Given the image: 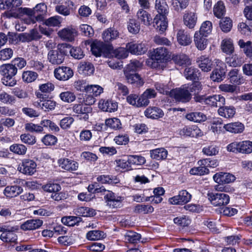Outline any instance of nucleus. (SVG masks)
Masks as SVG:
<instances>
[{"label": "nucleus", "instance_id": "57", "mask_svg": "<svg viewBox=\"0 0 252 252\" xmlns=\"http://www.w3.org/2000/svg\"><path fill=\"white\" fill-rule=\"evenodd\" d=\"M143 64L140 62L133 60H131L130 63H128L125 71H127L128 72L131 71H135L142 68Z\"/></svg>", "mask_w": 252, "mask_h": 252}, {"label": "nucleus", "instance_id": "39", "mask_svg": "<svg viewBox=\"0 0 252 252\" xmlns=\"http://www.w3.org/2000/svg\"><path fill=\"white\" fill-rule=\"evenodd\" d=\"M186 118L190 121L196 123L204 122L206 120V116L200 112H191L186 114Z\"/></svg>", "mask_w": 252, "mask_h": 252}, {"label": "nucleus", "instance_id": "33", "mask_svg": "<svg viewBox=\"0 0 252 252\" xmlns=\"http://www.w3.org/2000/svg\"><path fill=\"white\" fill-rule=\"evenodd\" d=\"M197 16L194 13L187 12L183 16L184 24L189 29L194 28L196 24Z\"/></svg>", "mask_w": 252, "mask_h": 252}, {"label": "nucleus", "instance_id": "26", "mask_svg": "<svg viewBox=\"0 0 252 252\" xmlns=\"http://www.w3.org/2000/svg\"><path fill=\"white\" fill-rule=\"evenodd\" d=\"M43 224V221L39 219L29 220L21 225V229L24 231L33 230L39 228Z\"/></svg>", "mask_w": 252, "mask_h": 252}, {"label": "nucleus", "instance_id": "41", "mask_svg": "<svg viewBox=\"0 0 252 252\" xmlns=\"http://www.w3.org/2000/svg\"><path fill=\"white\" fill-rule=\"evenodd\" d=\"M94 71V67L92 63H83L80 64L79 72L81 74L85 75H90L93 74Z\"/></svg>", "mask_w": 252, "mask_h": 252}, {"label": "nucleus", "instance_id": "42", "mask_svg": "<svg viewBox=\"0 0 252 252\" xmlns=\"http://www.w3.org/2000/svg\"><path fill=\"white\" fill-rule=\"evenodd\" d=\"M118 36V32L113 28H108L102 34V38L105 42H110Z\"/></svg>", "mask_w": 252, "mask_h": 252}, {"label": "nucleus", "instance_id": "46", "mask_svg": "<svg viewBox=\"0 0 252 252\" xmlns=\"http://www.w3.org/2000/svg\"><path fill=\"white\" fill-rule=\"evenodd\" d=\"M221 47L222 52L227 54H231L234 52V48L231 39H223L221 42Z\"/></svg>", "mask_w": 252, "mask_h": 252}, {"label": "nucleus", "instance_id": "27", "mask_svg": "<svg viewBox=\"0 0 252 252\" xmlns=\"http://www.w3.org/2000/svg\"><path fill=\"white\" fill-rule=\"evenodd\" d=\"M23 188L17 185L7 186L3 191L4 194L7 197L12 198L16 197L23 192Z\"/></svg>", "mask_w": 252, "mask_h": 252}, {"label": "nucleus", "instance_id": "3", "mask_svg": "<svg viewBox=\"0 0 252 252\" xmlns=\"http://www.w3.org/2000/svg\"><path fill=\"white\" fill-rule=\"evenodd\" d=\"M16 226H11L7 224L0 225V232H2L0 235V239L5 242H15L16 238V235L15 232L18 230Z\"/></svg>", "mask_w": 252, "mask_h": 252}, {"label": "nucleus", "instance_id": "2", "mask_svg": "<svg viewBox=\"0 0 252 252\" xmlns=\"http://www.w3.org/2000/svg\"><path fill=\"white\" fill-rule=\"evenodd\" d=\"M188 86V84H185L180 88L170 90V96L174 97L178 101L189 102L191 98V94L187 89Z\"/></svg>", "mask_w": 252, "mask_h": 252}, {"label": "nucleus", "instance_id": "31", "mask_svg": "<svg viewBox=\"0 0 252 252\" xmlns=\"http://www.w3.org/2000/svg\"><path fill=\"white\" fill-rule=\"evenodd\" d=\"M150 154L152 158L159 160L165 159L167 158L168 152L164 148H160L150 150Z\"/></svg>", "mask_w": 252, "mask_h": 252}, {"label": "nucleus", "instance_id": "51", "mask_svg": "<svg viewBox=\"0 0 252 252\" xmlns=\"http://www.w3.org/2000/svg\"><path fill=\"white\" fill-rule=\"evenodd\" d=\"M220 27L224 32H230L232 27V20L228 17L222 18L220 22Z\"/></svg>", "mask_w": 252, "mask_h": 252}, {"label": "nucleus", "instance_id": "45", "mask_svg": "<svg viewBox=\"0 0 252 252\" xmlns=\"http://www.w3.org/2000/svg\"><path fill=\"white\" fill-rule=\"evenodd\" d=\"M9 150L15 154L23 156L26 154L27 148L23 144L15 143L9 147Z\"/></svg>", "mask_w": 252, "mask_h": 252}, {"label": "nucleus", "instance_id": "28", "mask_svg": "<svg viewBox=\"0 0 252 252\" xmlns=\"http://www.w3.org/2000/svg\"><path fill=\"white\" fill-rule=\"evenodd\" d=\"M198 62L199 67L204 72L210 71L213 67V62L205 56H201L198 58Z\"/></svg>", "mask_w": 252, "mask_h": 252}, {"label": "nucleus", "instance_id": "47", "mask_svg": "<svg viewBox=\"0 0 252 252\" xmlns=\"http://www.w3.org/2000/svg\"><path fill=\"white\" fill-rule=\"evenodd\" d=\"M155 8L158 14L166 15L168 13V5L165 0H156Z\"/></svg>", "mask_w": 252, "mask_h": 252}, {"label": "nucleus", "instance_id": "8", "mask_svg": "<svg viewBox=\"0 0 252 252\" xmlns=\"http://www.w3.org/2000/svg\"><path fill=\"white\" fill-rule=\"evenodd\" d=\"M54 73L56 79L63 81L68 80L73 75V70L67 66H59L55 69Z\"/></svg>", "mask_w": 252, "mask_h": 252}, {"label": "nucleus", "instance_id": "25", "mask_svg": "<svg viewBox=\"0 0 252 252\" xmlns=\"http://www.w3.org/2000/svg\"><path fill=\"white\" fill-rule=\"evenodd\" d=\"M177 39L178 43L182 46H188L191 42V37L187 31L179 30L177 33Z\"/></svg>", "mask_w": 252, "mask_h": 252}, {"label": "nucleus", "instance_id": "55", "mask_svg": "<svg viewBox=\"0 0 252 252\" xmlns=\"http://www.w3.org/2000/svg\"><path fill=\"white\" fill-rule=\"evenodd\" d=\"M38 76V74L32 71H24L22 74V79L26 83H31L35 81Z\"/></svg>", "mask_w": 252, "mask_h": 252}, {"label": "nucleus", "instance_id": "14", "mask_svg": "<svg viewBox=\"0 0 252 252\" xmlns=\"http://www.w3.org/2000/svg\"><path fill=\"white\" fill-rule=\"evenodd\" d=\"M58 162L62 169L70 172L77 170L79 166L77 162L68 158H61L58 160Z\"/></svg>", "mask_w": 252, "mask_h": 252}, {"label": "nucleus", "instance_id": "15", "mask_svg": "<svg viewBox=\"0 0 252 252\" xmlns=\"http://www.w3.org/2000/svg\"><path fill=\"white\" fill-rule=\"evenodd\" d=\"M126 48L131 53L137 55L144 54L148 50L147 45L143 42L139 43L130 42L126 44Z\"/></svg>", "mask_w": 252, "mask_h": 252}, {"label": "nucleus", "instance_id": "4", "mask_svg": "<svg viewBox=\"0 0 252 252\" xmlns=\"http://www.w3.org/2000/svg\"><path fill=\"white\" fill-rule=\"evenodd\" d=\"M208 199L214 206H221L227 205L230 200L228 195L223 193L208 192Z\"/></svg>", "mask_w": 252, "mask_h": 252}, {"label": "nucleus", "instance_id": "52", "mask_svg": "<svg viewBox=\"0 0 252 252\" xmlns=\"http://www.w3.org/2000/svg\"><path fill=\"white\" fill-rule=\"evenodd\" d=\"M239 153L242 154L252 153V142L249 140L240 142Z\"/></svg>", "mask_w": 252, "mask_h": 252}, {"label": "nucleus", "instance_id": "35", "mask_svg": "<svg viewBox=\"0 0 252 252\" xmlns=\"http://www.w3.org/2000/svg\"><path fill=\"white\" fill-rule=\"evenodd\" d=\"M200 72L199 70L193 67H187L184 71V75L188 80H198Z\"/></svg>", "mask_w": 252, "mask_h": 252}, {"label": "nucleus", "instance_id": "19", "mask_svg": "<svg viewBox=\"0 0 252 252\" xmlns=\"http://www.w3.org/2000/svg\"><path fill=\"white\" fill-rule=\"evenodd\" d=\"M124 74L127 81L134 86L140 87L142 86L144 84L143 79L141 76L136 73L128 72L127 71H125Z\"/></svg>", "mask_w": 252, "mask_h": 252}, {"label": "nucleus", "instance_id": "9", "mask_svg": "<svg viewBox=\"0 0 252 252\" xmlns=\"http://www.w3.org/2000/svg\"><path fill=\"white\" fill-rule=\"evenodd\" d=\"M73 112L80 115V119L87 121L89 119V114L91 113L92 108L86 103L75 104L72 107Z\"/></svg>", "mask_w": 252, "mask_h": 252}, {"label": "nucleus", "instance_id": "1", "mask_svg": "<svg viewBox=\"0 0 252 252\" xmlns=\"http://www.w3.org/2000/svg\"><path fill=\"white\" fill-rule=\"evenodd\" d=\"M17 69L11 63L0 66V73L2 75V83L7 86L13 87L16 84L14 76L17 73Z\"/></svg>", "mask_w": 252, "mask_h": 252}, {"label": "nucleus", "instance_id": "34", "mask_svg": "<svg viewBox=\"0 0 252 252\" xmlns=\"http://www.w3.org/2000/svg\"><path fill=\"white\" fill-rule=\"evenodd\" d=\"M219 114L225 118H231L233 117L235 114V109L233 106H221L218 109Z\"/></svg>", "mask_w": 252, "mask_h": 252}, {"label": "nucleus", "instance_id": "32", "mask_svg": "<svg viewBox=\"0 0 252 252\" xmlns=\"http://www.w3.org/2000/svg\"><path fill=\"white\" fill-rule=\"evenodd\" d=\"M223 128L229 132L240 133L243 131L244 126L240 122H234L224 125Z\"/></svg>", "mask_w": 252, "mask_h": 252}, {"label": "nucleus", "instance_id": "44", "mask_svg": "<svg viewBox=\"0 0 252 252\" xmlns=\"http://www.w3.org/2000/svg\"><path fill=\"white\" fill-rule=\"evenodd\" d=\"M154 209L153 206L144 204H137L134 209L135 213L147 214L152 213L154 212Z\"/></svg>", "mask_w": 252, "mask_h": 252}, {"label": "nucleus", "instance_id": "13", "mask_svg": "<svg viewBox=\"0 0 252 252\" xmlns=\"http://www.w3.org/2000/svg\"><path fill=\"white\" fill-rule=\"evenodd\" d=\"M59 36L63 40L71 42L74 40L77 35V31L72 27H68L60 30L58 33Z\"/></svg>", "mask_w": 252, "mask_h": 252}, {"label": "nucleus", "instance_id": "58", "mask_svg": "<svg viewBox=\"0 0 252 252\" xmlns=\"http://www.w3.org/2000/svg\"><path fill=\"white\" fill-rule=\"evenodd\" d=\"M219 147L214 145H207L202 149L203 154L208 156L216 155L219 153Z\"/></svg>", "mask_w": 252, "mask_h": 252}, {"label": "nucleus", "instance_id": "49", "mask_svg": "<svg viewBox=\"0 0 252 252\" xmlns=\"http://www.w3.org/2000/svg\"><path fill=\"white\" fill-rule=\"evenodd\" d=\"M60 98L64 102L71 103L76 99V95L71 91L63 92L59 94Z\"/></svg>", "mask_w": 252, "mask_h": 252}, {"label": "nucleus", "instance_id": "17", "mask_svg": "<svg viewBox=\"0 0 252 252\" xmlns=\"http://www.w3.org/2000/svg\"><path fill=\"white\" fill-rule=\"evenodd\" d=\"M48 60L52 64H60L64 60V55L60 51L51 50L48 53Z\"/></svg>", "mask_w": 252, "mask_h": 252}, {"label": "nucleus", "instance_id": "6", "mask_svg": "<svg viewBox=\"0 0 252 252\" xmlns=\"http://www.w3.org/2000/svg\"><path fill=\"white\" fill-rule=\"evenodd\" d=\"M151 58L157 61L158 63H163L170 59V54L166 48L160 47L153 50L151 54Z\"/></svg>", "mask_w": 252, "mask_h": 252}, {"label": "nucleus", "instance_id": "37", "mask_svg": "<svg viewBox=\"0 0 252 252\" xmlns=\"http://www.w3.org/2000/svg\"><path fill=\"white\" fill-rule=\"evenodd\" d=\"M138 19L144 25L149 26L152 20L151 15L143 8L139 9L137 12Z\"/></svg>", "mask_w": 252, "mask_h": 252}, {"label": "nucleus", "instance_id": "59", "mask_svg": "<svg viewBox=\"0 0 252 252\" xmlns=\"http://www.w3.org/2000/svg\"><path fill=\"white\" fill-rule=\"evenodd\" d=\"M62 18L60 16H55L49 18L45 21V24L49 27L59 26L62 22Z\"/></svg>", "mask_w": 252, "mask_h": 252}, {"label": "nucleus", "instance_id": "10", "mask_svg": "<svg viewBox=\"0 0 252 252\" xmlns=\"http://www.w3.org/2000/svg\"><path fill=\"white\" fill-rule=\"evenodd\" d=\"M18 13L21 17L27 16L24 19L27 24H34L37 20L38 15H35L34 10L28 7H20L18 8Z\"/></svg>", "mask_w": 252, "mask_h": 252}, {"label": "nucleus", "instance_id": "40", "mask_svg": "<svg viewBox=\"0 0 252 252\" xmlns=\"http://www.w3.org/2000/svg\"><path fill=\"white\" fill-rule=\"evenodd\" d=\"M229 79L232 83L240 85L243 83V79L241 75L239 74V70L237 69H232L228 73Z\"/></svg>", "mask_w": 252, "mask_h": 252}, {"label": "nucleus", "instance_id": "38", "mask_svg": "<svg viewBox=\"0 0 252 252\" xmlns=\"http://www.w3.org/2000/svg\"><path fill=\"white\" fill-rule=\"evenodd\" d=\"M189 4V0H171L172 9L177 12H181L187 8Z\"/></svg>", "mask_w": 252, "mask_h": 252}, {"label": "nucleus", "instance_id": "21", "mask_svg": "<svg viewBox=\"0 0 252 252\" xmlns=\"http://www.w3.org/2000/svg\"><path fill=\"white\" fill-rule=\"evenodd\" d=\"M98 107L103 111L113 112L117 110L118 103L112 99H101L98 103Z\"/></svg>", "mask_w": 252, "mask_h": 252}, {"label": "nucleus", "instance_id": "11", "mask_svg": "<svg viewBox=\"0 0 252 252\" xmlns=\"http://www.w3.org/2000/svg\"><path fill=\"white\" fill-rule=\"evenodd\" d=\"M36 166L37 164L34 160L24 159L20 166V171L25 174L32 175L35 172Z\"/></svg>", "mask_w": 252, "mask_h": 252}, {"label": "nucleus", "instance_id": "5", "mask_svg": "<svg viewBox=\"0 0 252 252\" xmlns=\"http://www.w3.org/2000/svg\"><path fill=\"white\" fill-rule=\"evenodd\" d=\"M38 100L34 102V105L39 107L44 111H50L54 110L56 105V102L46 97L44 95L38 94H37Z\"/></svg>", "mask_w": 252, "mask_h": 252}, {"label": "nucleus", "instance_id": "63", "mask_svg": "<svg viewBox=\"0 0 252 252\" xmlns=\"http://www.w3.org/2000/svg\"><path fill=\"white\" fill-rule=\"evenodd\" d=\"M103 236V232L99 230L90 231L86 234L87 239L92 241L100 239L102 238Z\"/></svg>", "mask_w": 252, "mask_h": 252}, {"label": "nucleus", "instance_id": "18", "mask_svg": "<svg viewBox=\"0 0 252 252\" xmlns=\"http://www.w3.org/2000/svg\"><path fill=\"white\" fill-rule=\"evenodd\" d=\"M168 23L165 15L157 14L154 19V26L160 33H163L166 29Z\"/></svg>", "mask_w": 252, "mask_h": 252}, {"label": "nucleus", "instance_id": "12", "mask_svg": "<svg viewBox=\"0 0 252 252\" xmlns=\"http://www.w3.org/2000/svg\"><path fill=\"white\" fill-rule=\"evenodd\" d=\"M191 198V195L186 190L179 191L178 195L169 199L170 202L172 204H184L189 202Z\"/></svg>", "mask_w": 252, "mask_h": 252}, {"label": "nucleus", "instance_id": "64", "mask_svg": "<svg viewBox=\"0 0 252 252\" xmlns=\"http://www.w3.org/2000/svg\"><path fill=\"white\" fill-rule=\"evenodd\" d=\"M212 30V24L209 21L204 22L200 27V31L198 32L202 34L207 36L210 34Z\"/></svg>", "mask_w": 252, "mask_h": 252}, {"label": "nucleus", "instance_id": "7", "mask_svg": "<svg viewBox=\"0 0 252 252\" xmlns=\"http://www.w3.org/2000/svg\"><path fill=\"white\" fill-rule=\"evenodd\" d=\"M104 199L108 206L111 208H115L122 206L124 198L111 191L107 190L104 196Z\"/></svg>", "mask_w": 252, "mask_h": 252}, {"label": "nucleus", "instance_id": "56", "mask_svg": "<svg viewBox=\"0 0 252 252\" xmlns=\"http://www.w3.org/2000/svg\"><path fill=\"white\" fill-rule=\"evenodd\" d=\"M187 89L189 90V92L192 93L194 95L198 94L202 89V86L200 82L194 81L190 84H188Z\"/></svg>", "mask_w": 252, "mask_h": 252}, {"label": "nucleus", "instance_id": "61", "mask_svg": "<svg viewBox=\"0 0 252 252\" xmlns=\"http://www.w3.org/2000/svg\"><path fill=\"white\" fill-rule=\"evenodd\" d=\"M199 165L205 166V167H216L219 165V162L216 159H212L210 158L199 160L198 161Z\"/></svg>", "mask_w": 252, "mask_h": 252}, {"label": "nucleus", "instance_id": "48", "mask_svg": "<svg viewBox=\"0 0 252 252\" xmlns=\"http://www.w3.org/2000/svg\"><path fill=\"white\" fill-rule=\"evenodd\" d=\"M213 12L214 15L219 18H221L225 14V6L222 1H219L214 5Z\"/></svg>", "mask_w": 252, "mask_h": 252}, {"label": "nucleus", "instance_id": "36", "mask_svg": "<svg viewBox=\"0 0 252 252\" xmlns=\"http://www.w3.org/2000/svg\"><path fill=\"white\" fill-rule=\"evenodd\" d=\"M238 45L243 49L244 53L247 57L252 58V42L247 41L245 42L243 39H240L238 42Z\"/></svg>", "mask_w": 252, "mask_h": 252}, {"label": "nucleus", "instance_id": "20", "mask_svg": "<svg viewBox=\"0 0 252 252\" xmlns=\"http://www.w3.org/2000/svg\"><path fill=\"white\" fill-rule=\"evenodd\" d=\"M214 181L219 184H228L235 180V177L230 173L219 172L213 176Z\"/></svg>", "mask_w": 252, "mask_h": 252}, {"label": "nucleus", "instance_id": "50", "mask_svg": "<svg viewBox=\"0 0 252 252\" xmlns=\"http://www.w3.org/2000/svg\"><path fill=\"white\" fill-rule=\"evenodd\" d=\"M127 29L132 34L138 33L140 30V25L135 19H129L127 22Z\"/></svg>", "mask_w": 252, "mask_h": 252}, {"label": "nucleus", "instance_id": "29", "mask_svg": "<svg viewBox=\"0 0 252 252\" xmlns=\"http://www.w3.org/2000/svg\"><path fill=\"white\" fill-rule=\"evenodd\" d=\"M207 36L196 32L194 36V41L196 47L198 50H204L207 45Z\"/></svg>", "mask_w": 252, "mask_h": 252}, {"label": "nucleus", "instance_id": "23", "mask_svg": "<svg viewBox=\"0 0 252 252\" xmlns=\"http://www.w3.org/2000/svg\"><path fill=\"white\" fill-rule=\"evenodd\" d=\"M225 102V98L219 94L209 96L205 100V104L211 106L219 107L220 108L224 105Z\"/></svg>", "mask_w": 252, "mask_h": 252}, {"label": "nucleus", "instance_id": "62", "mask_svg": "<svg viewBox=\"0 0 252 252\" xmlns=\"http://www.w3.org/2000/svg\"><path fill=\"white\" fill-rule=\"evenodd\" d=\"M105 125L107 127L114 129H118L121 127V123L119 119L113 118L105 120Z\"/></svg>", "mask_w": 252, "mask_h": 252}, {"label": "nucleus", "instance_id": "60", "mask_svg": "<svg viewBox=\"0 0 252 252\" xmlns=\"http://www.w3.org/2000/svg\"><path fill=\"white\" fill-rule=\"evenodd\" d=\"M128 161L130 165H143L146 162V159L144 157L138 155L128 156Z\"/></svg>", "mask_w": 252, "mask_h": 252}, {"label": "nucleus", "instance_id": "22", "mask_svg": "<svg viewBox=\"0 0 252 252\" xmlns=\"http://www.w3.org/2000/svg\"><path fill=\"white\" fill-rule=\"evenodd\" d=\"M180 134L182 136L190 137H200L203 134L201 130L196 126H186L180 131Z\"/></svg>", "mask_w": 252, "mask_h": 252}, {"label": "nucleus", "instance_id": "30", "mask_svg": "<svg viewBox=\"0 0 252 252\" xmlns=\"http://www.w3.org/2000/svg\"><path fill=\"white\" fill-rule=\"evenodd\" d=\"M226 63L230 66H240L244 63L243 57L241 54H235L226 58Z\"/></svg>", "mask_w": 252, "mask_h": 252}, {"label": "nucleus", "instance_id": "53", "mask_svg": "<svg viewBox=\"0 0 252 252\" xmlns=\"http://www.w3.org/2000/svg\"><path fill=\"white\" fill-rule=\"evenodd\" d=\"M125 240L130 243H136L140 241L141 236L139 233L133 231L127 232L125 235Z\"/></svg>", "mask_w": 252, "mask_h": 252}, {"label": "nucleus", "instance_id": "43", "mask_svg": "<svg viewBox=\"0 0 252 252\" xmlns=\"http://www.w3.org/2000/svg\"><path fill=\"white\" fill-rule=\"evenodd\" d=\"M172 60L175 64L179 66L189 64L190 63V60L185 54L173 55Z\"/></svg>", "mask_w": 252, "mask_h": 252}, {"label": "nucleus", "instance_id": "24", "mask_svg": "<svg viewBox=\"0 0 252 252\" xmlns=\"http://www.w3.org/2000/svg\"><path fill=\"white\" fill-rule=\"evenodd\" d=\"M145 116L151 119H158L164 116L163 111L159 108L156 106H150L144 111Z\"/></svg>", "mask_w": 252, "mask_h": 252}, {"label": "nucleus", "instance_id": "16", "mask_svg": "<svg viewBox=\"0 0 252 252\" xmlns=\"http://www.w3.org/2000/svg\"><path fill=\"white\" fill-rule=\"evenodd\" d=\"M91 51L93 55L96 57H100L105 56L108 48L102 41L96 40L91 44Z\"/></svg>", "mask_w": 252, "mask_h": 252}, {"label": "nucleus", "instance_id": "54", "mask_svg": "<svg viewBox=\"0 0 252 252\" xmlns=\"http://www.w3.org/2000/svg\"><path fill=\"white\" fill-rule=\"evenodd\" d=\"M225 75L224 69L216 68L211 75V78L214 81L220 82L222 80Z\"/></svg>", "mask_w": 252, "mask_h": 252}]
</instances>
